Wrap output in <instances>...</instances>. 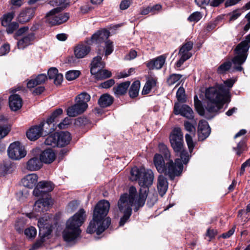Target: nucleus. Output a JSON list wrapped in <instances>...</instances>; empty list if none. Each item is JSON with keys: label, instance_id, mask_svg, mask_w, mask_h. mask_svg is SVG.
<instances>
[{"label": "nucleus", "instance_id": "nucleus-57", "mask_svg": "<svg viewBox=\"0 0 250 250\" xmlns=\"http://www.w3.org/2000/svg\"><path fill=\"white\" fill-rule=\"evenodd\" d=\"M10 130V128L7 126H0V140L5 137Z\"/></svg>", "mask_w": 250, "mask_h": 250}, {"label": "nucleus", "instance_id": "nucleus-3", "mask_svg": "<svg viewBox=\"0 0 250 250\" xmlns=\"http://www.w3.org/2000/svg\"><path fill=\"white\" fill-rule=\"evenodd\" d=\"M110 208V204L107 201L103 200L96 205L93 212V220L90 222L87 229V232L93 233L95 232L100 234L107 229L111 223L109 218H105Z\"/></svg>", "mask_w": 250, "mask_h": 250}, {"label": "nucleus", "instance_id": "nucleus-7", "mask_svg": "<svg viewBox=\"0 0 250 250\" xmlns=\"http://www.w3.org/2000/svg\"><path fill=\"white\" fill-rule=\"evenodd\" d=\"M171 146L176 153L179 156L184 164L188 163L189 157L188 153L184 148L183 134L181 129L176 127L171 132L169 136Z\"/></svg>", "mask_w": 250, "mask_h": 250}, {"label": "nucleus", "instance_id": "nucleus-49", "mask_svg": "<svg viewBox=\"0 0 250 250\" xmlns=\"http://www.w3.org/2000/svg\"><path fill=\"white\" fill-rule=\"evenodd\" d=\"M246 147L245 141L243 140L237 144L236 147H233V149L236 151V154L239 156L245 150Z\"/></svg>", "mask_w": 250, "mask_h": 250}, {"label": "nucleus", "instance_id": "nucleus-42", "mask_svg": "<svg viewBox=\"0 0 250 250\" xmlns=\"http://www.w3.org/2000/svg\"><path fill=\"white\" fill-rule=\"evenodd\" d=\"M67 4L66 0H53L50 1V4L53 6H57L56 8H59L60 11L65 8Z\"/></svg>", "mask_w": 250, "mask_h": 250}, {"label": "nucleus", "instance_id": "nucleus-38", "mask_svg": "<svg viewBox=\"0 0 250 250\" xmlns=\"http://www.w3.org/2000/svg\"><path fill=\"white\" fill-rule=\"evenodd\" d=\"M62 114V110L61 108H58L55 110L52 114L47 119L45 123L43 122L45 125H47L56 122L59 116Z\"/></svg>", "mask_w": 250, "mask_h": 250}, {"label": "nucleus", "instance_id": "nucleus-20", "mask_svg": "<svg viewBox=\"0 0 250 250\" xmlns=\"http://www.w3.org/2000/svg\"><path fill=\"white\" fill-rule=\"evenodd\" d=\"M166 59L165 55H161L148 61L146 63V66L150 70L160 69L165 63Z\"/></svg>", "mask_w": 250, "mask_h": 250}, {"label": "nucleus", "instance_id": "nucleus-17", "mask_svg": "<svg viewBox=\"0 0 250 250\" xmlns=\"http://www.w3.org/2000/svg\"><path fill=\"white\" fill-rule=\"evenodd\" d=\"M210 132V128L208 122L205 120H201L198 124V133L199 140L203 141L207 138Z\"/></svg>", "mask_w": 250, "mask_h": 250}, {"label": "nucleus", "instance_id": "nucleus-55", "mask_svg": "<svg viewBox=\"0 0 250 250\" xmlns=\"http://www.w3.org/2000/svg\"><path fill=\"white\" fill-rule=\"evenodd\" d=\"M105 55L107 56L110 55L113 51V42L109 41H106L105 42Z\"/></svg>", "mask_w": 250, "mask_h": 250}, {"label": "nucleus", "instance_id": "nucleus-13", "mask_svg": "<svg viewBox=\"0 0 250 250\" xmlns=\"http://www.w3.org/2000/svg\"><path fill=\"white\" fill-rule=\"evenodd\" d=\"M193 45V42L189 41L184 44L180 48L179 55L181 57L176 64L177 67H181L186 61L192 56V54L190 51L192 49Z\"/></svg>", "mask_w": 250, "mask_h": 250}, {"label": "nucleus", "instance_id": "nucleus-53", "mask_svg": "<svg viewBox=\"0 0 250 250\" xmlns=\"http://www.w3.org/2000/svg\"><path fill=\"white\" fill-rule=\"evenodd\" d=\"M202 18V14L200 12H195L188 18L190 21L197 22Z\"/></svg>", "mask_w": 250, "mask_h": 250}, {"label": "nucleus", "instance_id": "nucleus-56", "mask_svg": "<svg viewBox=\"0 0 250 250\" xmlns=\"http://www.w3.org/2000/svg\"><path fill=\"white\" fill-rule=\"evenodd\" d=\"M6 31L8 33H12L15 30L19 27V24L16 22H13L9 23L7 26Z\"/></svg>", "mask_w": 250, "mask_h": 250}, {"label": "nucleus", "instance_id": "nucleus-62", "mask_svg": "<svg viewBox=\"0 0 250 250\" xmlns=\"http://www.w3.org/2000/svg\"><path fill=\"white\" fill-rule=\"evenodd\" d=\"M70 120L68 118H65L62 122L59 124L57 126L60 129L65 128L67 125L70 124Z\"/></svg>", "mask_w": 250, "mask_h": 250}, {"label": "nucleus", "instance_id": "nucleus-5", "mask_svg": "<svg viewBox=\"0 0 250 250\" xmlns=\"http://www.w3.org/2000/svg\"><path fill=\"white\" fill-rule=\"evenodd\" d=\"M205 97L207 100V110L209 112H216L229 101V92L223 85H218L207 89Z\"/></svg>", "mask_w": 250, "mask_h": 250}, {"label": "nucleus", "instance_id": "nucleus-30", "mask_svg": "<svg viewBox=\"0 0 250 250\" xmlns=\"http://www.w3.org/2000/svg\"><path fill=\"white\" fill-rule=\"evenodd\" d=\"M59 146L63 147L67 145L71 140L70 134L68 132H61L56 133Z\"/></svg>", "mask_w": 250, "mask_h": 250}, {"label": "nucleus", "instance_id": "nucleus-46", "mask_svg": "<svg viewBox=\"0 0 250 250\" xmlns=\"http://www.w3.org/2000/svg\"><path fill=\"white\" fill-rule=\"evenodd\" d=\"M182 75L177 74L170 75L167 79V83L169 85H173L178 82L182 78Z\"/></svg>", "mask_w": 250, "mask_h": 250}, {"label": "nucleus", "instance_id": "nucleus-23", "mask_svg": "<svg viewBox=\"0 0 250 250\" xmlns=\"http://www.w3.org/2000/svg\"><path fill=\"white\" fill-rule=\"evenodd\" d=\"M42 162L38 156L31 158L26 163V168L27 170L34 171L39 170L42 166Z\"/></svg>", "mask_w": 250, "mask_h": 250}, {"label": "nucleus", "instance_id": "nucleus-33", "mask_svg": "<svg viewBox=\"0 0 250 250\" xmlns=\"http://www.w3.org/2000/svg\"><path fill=\"white\" fill-rule=\"evenodd\" d=\"M91 65V73H95V70L104 68L105 63L102 61V57L98 56L93 58Z\"/></svg>", "mask_w": 250, "mask_h": 250}, {"label": "nucleus", "instance_id": "nucleus-59", "mask_svg": "<svg viewBox=\"0 0 250 250\" xmlns=\"http://www.w3.org/2000/svg\"><path fill=\"white\" fill-rule=\"evenodd\" d=\"M76 105L77 109L79 111L80 114L83 113L87 108L88 105L84 104H81L78 102H76L75 104Z\"/></svg>", "mask_w": 250, "mask_h": 250}, {"label": "nucleus", "instance_id": "nucleus-22", "mask_svg": "<svg viewBox=\"0 0 250 250\" xmlns=\"http://www.w3.org/2000/svg\"><path fill=\"white\" fill-rule=\"evenodd\" d=\"M35 9L33 8H26L19 14L18 20L21 23H25L29 21L34 16Z\"/></svg>", "mask_w": 250, "mask_h": 250}, {"label": "nucleus", "instance_id": "nucleus-60", "mask_svg": "<svg viewBox=\"0 0 250 250\" xmlns=\"http://www.w3.org/2000/svg\"><path fill=\"white\" fill-rule=\"evenodd\" d=\"M115 83L113 79L108 80L101 84V86L104 88H108L112 86Z\"/></svg>", "mask_w": 250, "mask_h": 250}, {"label": "nucleus", "instance_id": "nucleus-14", "mask_svg": "<svg viewBox=\"0 0 250 250\" xmlns=\"http://www.w3.org/2000/svg\"><path fill=\"white\" fill-rule=\"evenodd\" d=\"M174 113L175 115L180 114L188 119H192L194 117L193 111L189 106L184 104L180 107L178 103L174 105Z\"/></svg>", "mask_w": 250, "mask_h": 250}, {"label": "nucleus", "instance_id": "nucleus-50", "mask_svg": "<svg viewBox=\"0 0 250 250\" xmlns=\"http://www.w3.org/2000/svg\"><path fill=\"white\" fill-rule=\"evenodd\" d=\"M24 234L29 238L35 237L37 234V230L33 227H30L24 230Z\"/></svg>", "mask_w": 250, "mask_h": 250}, {"label": "nucleus", "instance_id": "nucleus-19", "mask_svg": "<svg viewBox=\"0 0 250 250\" xmlns=\"http://www.w3.org/2000/svg\"><path fill=\"white\" fill-rule=\"evenodd\" d=\"M35 39V36L33 33L24 35L17 42V46L19 49H23L32 44Z\"/></svg>", "mask_w": 250, "mask_h": 250}, {"label": "nucleus", "instance_id": "nucleus-61", "mask_svg": "<svg viewBox=\"0 0 250 250\" xmlns=\"http://www.w3.org/2000/svg\"><path fill=\"white\" fill-rule=\"evenodd\" d=\"M10 51V45L9 44H4L0 48V54L1 55H4L7 54Z\"/></svg>", "mask_w": 250, "mask_h": 250}, {"label": "nucleus", "instance_id": "nucleus-9", "mask_svg": "<svg viewBox=\"0 0 250 250\" xmlns=\"http://www.w3.org/2000/svg\"><path fill=\"white\" fill-rule=\"evenodd\" d=\"M52 221L48 214L40 218L38 221L39 235L41 238L35 243L29 250H35L42 246L44 241V238L50 234L52 231Z\"/></svg>", "mask_w": 250, "mask_h": 250}, {"label": "nucleus", "instance_id": "nucleus-4", "mask_svg": "<svg viewBox=\"0 0 250 250\" xmlns=\"http://www.w3.org/2000/svg\"><path fill=\"white\" fill-rule=\"evenodd\" d=\"M250 47V34L246 36L244 41L237 45L234 50L235 56L232 62L227 61L222 63L217 69L219 74L225 73L229 70L232 65V71H241L243 70L242 65L246 61L248 56V51Z\"/></svg>", "mask_w": 250, "mask_h": 250}, {"label": "nucleus", "instance_id": "nucleus-31", "mask_svg": "<svg viewBox=\"0 0 250 250\" xmlns=\"http://www.w3.org/2000/svg\"><path fill=\"white\" fill-rule=\"evenodd\" d=\"M153 162L157 171L163 173L166 170V164L163 156L159 154H156L153 158Z\"/></svg>", "mask_w": 250, "mask_h": 250}, {"label": "nucleus", "instance_id": "nucleus-25", "mask_svg": "<svg viewBox=\"0 0 250 250\" xmlns=\"http://www.w3.org/2000/svg\"><path fill=\"white\" fill-rule=\"evenodd\" d=\"M9 104L11 109L15 111L21 108L22 101L19 95L13 94L9 98Z\"/></svg>", "mask_w": 250, "mask_h": 250}, {"label": "nucleus", "instance_id": "nucleus-36", "mask_svg": "<svg viewBox=\"0 0 250 250\" xmlns=\"http://www.w3.org/2000/svg\"><path fill=\"white\" fill-rule=\"evenodd\" d=\"M157 81L156 78H150L143 87L142 94L145 95L149 93L151 89L156 86Z\"/></svg>", "mask_w": 250, "mask_h": 250}, {"label": "nucleus", "instance_id": "nucleus-11", "mask_svg": "<svg viewBox=\"0 0 250 250\" xmlns=\"http://www.w3.org/2000/svg\"><path fill=\"white\" fill-rule=\"evenodd\" d=\"M59 8H54L46 16V21L52 25L60 24L66 21L69 18L67 13H61Z\"/></svg>", "mask_w": 250, "mask_h": 250}, {"label": "nucleus", "instance_id": "nucleus-64", "mask_svg": "<svg viewBox=\"0 0 250 250\" xmlns=\"http://www.w3.org/2000/svg\"><path fill=\"white\" fill-rule=\"evenodd\" d=\"M235 229V227H233L230 229H229L228 232L226 233H224L222 234V237L223 238H228L230 237L234 232Z\"/></svg>", "mask_w": 250, "mask_h": 250}, {"label": "nucleus", "instance_id": "nucleus-58", "mask_svg": "<svg viewBox=\"0 0 250 250\" xmlns=\"http://www.w3.org/2000/svg\"><path fill=\"white\" fill-rule=\"evenodd\" d=\"M241 15V12L240 10L239 9L233 11L232 12L230 13L229 14V21H234L236 20L240 15Z\"/></svg>", "mask_w": 250, "mask_h": 250}, {"label": "nucleus", "instance_id": "nucleus-44", "mask_svg": "<svg viewBox=\"0 0 250 250\" xmlns=\"http://www.w3.org/2000/svg\"><path fill=\"white\" fill-rule=\"evenodd\" d=\"M14 14L13 12H10L3 15L1 19V24L3 26H7L11 23L13 19Z\"/></svg>", "mask_w": 250, "mask_h": 250}, {"label": "nucleus", "instance_id": "nucleus-2", "mask_svg": "<svg viewBox=\"0 0 250 250\" xmlns=\"http://www.w3.org/2000/svg\"><path fill=\"white\" fill-rule=\"evenodd\" d=\"M110 208V204L107 201L103 200L96 205L93 212V220L90 222L87 229V232L93 233L95 232L100 234L107 229L111 223L109 218H105Z\"/></svg>", "mask_w": 250, "mask_h": 250}, {"label": "nucleus", "instance_id": "nucleus-21", "mask_svg": "<svg viewBox=\"0 0 250 250\" xmlns=\"http://www.w3.org/2000/svg\"><path fill=\"white\" fill-rule=\"evenodd\" d=\"M51 203L52 200L48 198L38 200L34 204V210L37 212H43L47 209Z\"/></svg>", "mask_w": 250, "mask_h": 250}, {"label": "nucleus", "instance_id": "nucleus-8", "mask_svg": "<svg viewBox=\"0 0 250 250\" xmlns=\"http://www.w3.org/2000/svg\"><path fill=\"white\" fill-rule=\"evenodd\" d=\"M52 221L48 214L40 218L38 221L39 235L41 238L35 243L29 250H35L42 246L44 241V238L50 234L52 231Z\"/></svg>", "mask_w": 250, "mask_h": 250}, {"label": "nucleus", "instance_id": "nucleus-32", "mask_svg": "<svg viewBox=\"0 0 250 250\" xmlns=\"http://www.w3.org/2000/svg\"><path fill=\"white\" fill-rule=\"evenodd\" d=\"M157 188L159 194L163 196L167 192L168 183L167 179L163 175H160L158 178Z\"/></svg>", "mask_w": 250, "mask_h": 250}, {"label": "nucleus", "instance_id": "nucleus-29", "mask_svg": "<svg viewBox=\"0 0 250 250\" xmlns=\"http://www.w3.org/2000/svg\"><path fill=\"white\" fill-rule=\"evenodd\" d=\"M46 80L47 77L45 74H39L36 78L29 80L27 83V86L30 89L34 88L38 85L44 83Z\"/></svg>", "mask_w": 250, "mask_h": 250}, {"label": "nucleus", "instance_id": "nucleus-26", "mask_svg": "<svg viewBox=\"0 0 250 250\" xmlns=\"http://www.w3.org/2000/svg\"><path fill=\"white\" fill-rule=\"evenodd\" d=\"M40 157L42 163L50 164L55 160L56 154L52 149H47L41 153Z\"/></svg>", "mask_w": 250, "mask_h": 250}, {"label": "nucleus", "instance_id": "nucleus-18", "mask_svg": "<svg viewBox=\"0 0 250 250\" xmlns=\"http://www.w3.org/2000/svg\"><path fill=\"white\" fill-rule=\"evenodd\" d=\"M90 51V47L84 43H80L74 48V55L78 59L83 58L89 53Z\"/></svg>", "mask_w": 250, "mask_h": 250}, {"label": "nucleus", "instance_id": "nucleus-24", "mask_svg": "<svg viewBox=\"0 0 250 250\" xmlns=\"http://www.w3.org/2000/svg\"><path fill=\"white\" fill-rule=\"evenodd\" d=\"M38 179V177L36 174H29L22 179L21 183L24 187L32 188L36 186Z\"/></svg>", "mask_w": 250, "mask_h": 250}, {"label": "nucleus", "instance_id": "nucleus-6", "mask_svg": "<svg viewBox=\"0 0 250 250\" xmlns=\"http://www.w3.org/2000/svg\"><path fill=\"white\" fill-rule=\"evenodd\" d=\"M85 213L84 209L81 208L67 221L66 228L62 232L63 238L65 241L74 242L79 237L81 232L80 227L85 219Z\"/></svg>", "mask_w": 250, "mask_h": 250}, {"label": "nucleus", "instance_id": "nucleus-47", "mask_svg": "<svg viewBox=\"0 0 250 250\" xmlns=\"http://www.w3.org/2000/svg\"><path fill=\"white\" fill-rule=\"evenodd\" d=\"M176 97L179 102L185 103L186 102L185 91L183 87L181 86L178 88L176 93Z\"/></svg>", "mask_w": 250, "mask_h": 250}, {"label": "nucleus", "instance_id": "nucleus-1", "mask_svg": "<svg viewBox=\"0 0 250 250\" xmlns=\"http://www.w3.org/2000/svg\"><path fill=\"white\" fill-rule=\"evenodd\" d=\"M130 179L131 181H138L141 187L140 194L138 197L136 188L131 187L129 189V194L122 195L118 205L121 212L124 214L121 218L120 226H123L130 217L132 212V206H134V210L137 211L139 208L145 204L146 198L148 194V187L153 183L154 174L151 170L146 169L144 167L140 169L134 167L130 171Z\"/></svg>", "mask_w": 250, "mask_h": 250}, {"label": "nucleus", "instance_id": "nucleus-34", "mask_svg": "<svg viewBox=\"0 0 250 250\" xmlns=\"http://www.w3.org/2000/svg\"><path fill=\"white\" fill-rule=\"evenodd\" d=\"M130 85V82L126 81L120 83L117 86L113 88L115 95L118 97L125 94Z\"/></svg>", "mask_w": 250, "mask_h": 250}, {"label": "nucleus", "instance_id": "nucleus-51", "mask_svg": "<svg viewBox=\"0 0 250 250\" xmlns=\"http://www.w3.org/2000/svg\"><path fill=\"white\" fill-rule=\"evenodd\" d=\"M192 135L187 134L185 136L186 143L190 152H191L194 147V143L192 140Z\"/></svg>", "mask_w": 250, "mask_h": 250}, {"label": "nucleus", "instance_id": "nucleus-10", "mask_svg": "<svg viewBox=\"0 0 250 250\" xmlns=\"http://www.w3.org/2000/svg\"><path fill=\"white\" fill-rule=\"evenodd\" d=\"M183 160L181 158H177L174 163L172 160H169L166 164L165 171L163 173L168 175L171 179H174L175 176L181 175L183 169Z\"/></svg>", "mask_w": 250, "mask_h": 250}, {"label": "nucleus", "instance_id": "nucleus-37", "mask_svg": "<svg viewBox=\"0 0 250 250\" xmlns=\"http://www.w3.org/2000/svg\"><path fill=\"white\" fill-rule=\"evenodd\" d=\"M95 76L97 80H103L111 76V72L106 69L102 68L95 70V73H91Z\"/></svg>", "mask_w": 250, "mask_h": 250}, {"label": "nucleus", "instance_id": "nucleus-15", "mask_svg": "<svg viewBox=\"0 0 250 250\" xmlns=\"http://www.w3.org/2000/svg\"><path fill=\"white\" fill-rule=\"evenodd\" d=\"M45 124L41 123L39 125H36L31 127L27 132V137L31 141H35L39 138L42 135L43 130V126Z\"/></svg>", "mask_w": 250, "mask_h": 250}, {"label": "nucleus", "instance_id": "nucleus-63", "mask_svg": "<svg viewBox=\"0 0 250 250\" xmlns=\"http://www.w3.org/2000/svg\"><path fill=\"white\" fill-rule=\"evenodd\" d=\"M130 0H123L120 4V8L122 10L127 9L131 4Z\"/></svg>", "mask_w": 250, "mask_h": 250}, {"label": "nucleus", "instance_id": "nucleus-40", "mask_svg": "<svg viewBox=\"0 0 250 250\" xmlns=\"http://www.w3.org/2000/svg\"><path fill=\"white\" fill-rule=\"evenodd\" d=\"M44 144L47 146H51L53 147L59 146L56 133L48 136L44 141Z\"/></svg>", "mask_w": 250, "mask_h": 250}, {"label": "nucleus", "instance_id": "nucleus-48", "mask_svg": "<svg viewBox=\"0 0 250 250\" xmlns=\"http://www.w3.org/2000/svg\"><path fill=\"white\" fill-rule=\"evenodd\" d=\"M80 75V71L78 70H70L65 74L66 79L68 81H72L78 78Z\"/></svg>", "mask_w": 250, "mask_h": 250}, {"label": "nucleus", "instance_id": "nucleus-39", "mask_svg": "<svg viewBox=\"0 0 250 250\" xmlns=\"http://www.w3.org/2000/svg\"><path fill=\"white\" fill-rule=\"evenodd\" d=\"M140 87V81H136L132 83L129 90V94L131 98H135L138 95Z\"/></svg>", "mask_w": 250, "mask_h": 250}, {"label": "nucleus", "instance_id": "nucleus-16", "mask_svg": "<svg viewBox=\"0 0 250 250\" xmlns=\"http://www.w3.org/2000/svg\"><path fill=\"white\" fill-rule=\"evenodd\" d=\"M54 188L52 183L48 181L40 182L33 191L34 194L39 196L42 193L51 191Z\"/></svg>", "mask_w": 250, "mask_h": 250}, {"label": "nucleus", "instance_id": "nucleus-45", "mask_svg": "<svg viewBox=\"0 0 250 250\" xmlns=\"http://www.w3.org/2000/svg\"><path fill=\"white\" fill-rule=\"evenodd\" d=\"M159 151L164 154L166 160L169 159L170 158V153L167 147L163 143H159L158 146Z\"/></svg>", "mask_w": 250, "mask_h": 250}, {"label": "nucleus", "instance_id": "nucleus-52", "mask_svg": "<svg viewBox=\"0 0 250 250\" xmlns=\"http://www.w3.org/2000/svg\"><path fill=\"white\" fill-rule=\"evenodd\" d=\"M76 106L74 104L67 108V114L69 117H76L80 114Z\"/></svg>", "mask_w": 250, "mask_h": 250}, {"label": "nucleus", "instance_id": "nucleus-54", "mask_svg": "<svg viewBox=\"0 0 250 250\" xmlns=\"http://www.w3.org/2000/svg\"><path fill=\"white\" fill-rule=\"evenodd\" d=\"M184 126L187 131L189 132L193 136L195 134V127L188 121L184 123Z\"/></svg>", "mask_w": 250, "mask_h": 250}, {"label": "nucleus", "instance_id": "nucleus-41", "mask_svg": "<svg viewBox=\"0 0 250 250\" xmlns=\"http://www.w3.org/2000/svg\"><path fill=\"white\" fill-rule=\"evenodd\" d=\"M90 96L85 92H83L76 97V102L87 104V103L90 100Z\"/></svg>", "mask_w": 250, "mask_h": 250}, {"label": "nucleus", "instance_id": "nucleus-35", "mask_svg": "<svg viewBox=\"0 0 250 250\" xmlns=\"http://www.w3.org/2000/svg\"><path fill=\"white\" fill-rule=\"evenodd\" d=\"M113 102V98L108 94H103L101 96L98 101V103L101 107H106L110 105Z\"/></svg>", "mask_w": 250, "mask_h": 250}, {"label": "nucleus", "instance_id": "nucleus-28", "mask_svg": "<svg viewBox=\"0 0 250 250\" xmlns=\"http://www.w3.org/2000/svg\"><path fill=\"white\" fill-rule=\"evenodd\" d=\"M110 36L109 32L106 29H103L97 32L91 37V42L100 43L107 39Z\"/></svg>", "mask_w": 250, "mask_h": 250}, {"label": "nucleus", "instance_id": "nucleus-12", "mask_svg": "<svg viewBox=\"0 0 250 250\" xmlns=\"http://www.w3.org/2000/svg\"><path fill=\"white\" fill-rule=\"evenodd\" d=\"M8 155L13 160H18L24 157L26 155L24 146L19 141L11 143L8 149Z\"/></svg>", "mask_w": 250, "mask_h": 250}, {"label": "nucleus", "instance_id": "nucleus-43", "mask_svg": "<svg viewBox=\"0 0 250 250\" xmlns=\"http://www.w3.org/2000/svg\"><path fill=\"white\" fill-rule=\"evenodd\" d=\"M194 106L198 113L201 115H204L205 114V110L202 105L201 102L198 99L197 96L196 95L194 98Z\"/></svg>", "mask_w": 250, "mask_h": 250}, {"label": "nucleus", "instance_id": "nucleus-27", "mask_svg": "<svg viewBox=\"0 0 250 250\" xmlns=\"http://www.w3.org/2000/svg\"><path fill=\"white\" fill-rule=\"evenodd\" d=\"M48 76L49 79H54V83L56 85L60 84L63 80V76L58 73V69L55 67H51L48 70Z\"/></svg>", "mask_w": 250, "mask_h": 250}]
</instances>
